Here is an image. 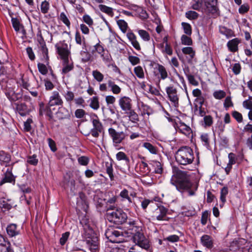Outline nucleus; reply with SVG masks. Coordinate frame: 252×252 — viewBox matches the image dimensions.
I'll use <instances>...</instances> for the list:
<instances>
[{"label":"nucleus","mask_w":252,"mask_h":252,"mask_svg":"<svg viewBox=\"0 0 252 252\" xmlns=\"http://www.w3.org/2000/svg\"><path fill=\"white\" fill-rule=\"evenodd\" d=\"M82 226V236L86 239V243L92 252H98L99 249L98 238L92 227V222L87 215L80 220Z\"/></svg>","instance_id":"f257e3e1"},{"label":"nucleus","mask_w":252,"mask_h":252,"mask_svg":"<svg viewBox=\"0 0 252 252\" xmlns=\"http://www.w3.org/2000/svg\"><path fill=\"white\" fill-rule=\"evenodd\" d=\"M171 183L179 191H188L189 196L195 195L198 187V183L190 181V177L187 172L181 170L177 172Z\"/></svg>","instance_id":"f03ea898"},{"label":"nucleus","mask_w":252,"mask_h":252,"mask_svg":"<svg viewBox=\"0 0 252 252\" xmlns=\"http://www.w3.org/2000/svg\"><path fill=\"white\" fill-rule=\"evenodd\" d=\"M194 159L193 150L188 146L180 147L175 154V159L180 165H187L192 163Z\"/></svg>","instance_id":"7ed1b4c3"},{"label":"nucleus","mask_w":252,"mask_h":252,"mask_svg":"<svg viewBox=\"0 0 252 252\" xmlns=\"http://www.w3.org/2000/svg\"><path fill=\"white\" fill-rule=\"evenodd\" d=\"M115 208L114 205L108 207L106 213L108 220L117 225L126 222L127 219L126 213L120 208L115 209Z\"/></svg>","instance_id":"20e7f679"},{"label":"nucleus","mask_w":252,"mask_h":252,"mask_svg":"<svg viewBox=\"0 0 252 252\" xmlns=\"http://www.w3.org/2000/svg\"><path fill=\"white\" fill-rule=\"evenodd\" d=\"M167 98L170 101L172 106L178 108L179 106L180 93L174 85L170 84L165 88Z\"/></svg>","instance_id":"39448f33"},{"label":"nucleus","mask_w":252,"mask_h":252,"mask_svg":"<svg viewBox=\"0 0 252 252\" xmlns=\"http://www.w3.org/2000/svg\"><path fill=\"white\" fill-rule=\"evenodd\" d=\"M40 50L42 54V58L41 59L42 61L45 64L38 63L37 67L39 72L42 75H46L48 73V69L46 65H48L49 62V59L48 56V50L46 46L45 43H40Z\"/></svg>","instance_id":"423d86ee"},{"label":"nucleus","mask_w":252,"mask_h":252,"mask_svg":"<svg viewBox=\"0 0 252 252\" xmlns=\"http://www.w3.org/2000/svg\"><path fill=\"white\" fill-rule=\"evenodd\" d=\"M93 128L91 129L90 134L95 138H98L100 133H104V128L96 114H94L91 119Z\"/></svg>","instance_id":"0eeeda50"},{"label":"nucleus","mask_w":252,"mask_h":252,"mask_svg":"<svg viewBox=\"0 0 252 252\" xmlns=\"http://www.w3.org/2000/svg\"><path fill=\"white\" fill-rule=\"evenodd\" d=\"M105 236L110 242L114 243L126 242L128 238L124 236L122 231L117 230H107Z\"/></svg>","instance_id":"6e6552de"},{"label":"nucleus","mask_w":252,"mask_h":252,"mask_svg":"<svg viewBox=\"0 0 252 252\" xmlns=\"http://www.w3.org/2000/svg\"><path fill=\"white\" fill-rule=\"evenodd\" d=\"M153 74L157 79V84L158 85L161 80H164L168 77V73L166 67L158 63L154 64Z\"/></svg>","instance_id":"1a4fd4ad"},{"label":"nucleus","mask_w":252,"mask_h":252,"mask_svg":"<svg viewBox=\"0 0 252 252\" xmlns=\"http://www.w3.org/2000/svg\"><path fill=\"white\" fill-rule=\"evenodd\" d=\"M55 48L61 60L70 58V46L69 47L65 40L57 43L55 45Z\"/></svg>","instance_id":"9d476101"},{"label":"nucleus","mask_w":252,"mask_h":252,"mask_svg":"<svg viewBox=\"0 0 252 252\" xmlns=\"http://www.w3.org/2000/svg\"><path fill=\"white\" fill-rule=\"evenodd\" d=\"M21 81L22 86L27 90L38 89L39 87L38 82L35 77L30 79L27 74H23L21 77Z\"/></svg>","instance_id":"9b49d317"},{"label":"nucleus","mask_w":252,"mask_h":252,"mask_svg":"<svg viewBox=\"0 0 252 252\" xmlns=\"http://www.w3.org/2000/svg\"><path fill=\"white\" fill-rule=\"evenodd\" d=\"M132 237L134 242L138 246L147 250L149 249V241L145 237L142 230L133 234Z\"/></svg>","instance_id":"f8f14e48"},{"label":"nucleus","mask_w":252,"mask_h":252,"mask_svg":"<svg viewBox=\"0 0 252 252\" xmlns=\"http://www.w3.org/2000/svg\"><path fill=\"white\" fill-rule=\"evenodd\" d=\"M142 223L138 220L129 219L126 223L125 227L127 229V233L134 234L142 230Z\"/></svg>","instance_id":"ddd939ff"},{"label":"nucleus","mask_w":252,"mask_h":252,"mask_svg":"<svg viewBox=\"0 0 252 252\" xmlns=\"http://www.w3.org/2000/svg\"><path fill=\"white\" fill-rule=\"evenodd\" d=\"M118 104L124 113L133 108L132 99L127 96H121L118 100Z\"/></svg>","instance_id":"4468645a"},{"label":"nucleus","mask_w":252,"mask_h":252,"mask_svg":"<svg viewBox=\"0 0 252 252\" xmlns=\"http://www.w3.org/2000/svg\"><path fill=\"white\" fill-rule=\"evenodd\" d=\"M173 126L177 132L182 133L188 137H189L192 134V130L190 127L181 120L178 122H174Z\"/></svg>","instance_id":"2eb2a0df"},{"label":"nucleus","mask_w":252,"mask_h":252,"mask_svg":"<svg viewBox=\"0 0 252 252\" xmlns=\"http://www.w3.org/2000/svg\"><path fill=\"white\" fill-rule=\"evenodd\" d=\"M14 163H12L11 168H8L5 172L3 174V177L0 181V186L6 183H10L14 185L16 183V176H14L12 173V166Z\"/></svg>","instance_id":"dca6fc26"},{"label":"nucleus","mask_w":252,"mask_h":252,"mask_svg":"<svg viewBox=\"0 0 252 252\" xmlns=\"http://www.w3.org/2000/svg\"><path fill=\"white\" fill-rule=\"evenodd\" d=\"M108 131L113 143L115 144H120L125 139L126 135L123 131L118 132L112 127L109 128Z\"/></svg>","instance_id":"f3484780"},{"label":"nucleus","mask_w":252,"mask_h":252,"mask_svg":"<svg viewBox=\"0 0 252 252\" xmlns=\"http://www.w3.org/2000/svg\"><path fill=\"white\" fill-rule=\"evenodd\" d=\"M52 105L48 104H44L43 102L39 103V115L42 116L45 114L48 117V120L51 121L53 118V112L52 111Z\"/></svg>","instance_id":"a211bd4d"},{"label":"nucleus","mask_w":252,"mask_h":252,"mask_svg":"<svg viewBox=\"0 0 252 252\" xmlns=\"http://www.w3.org/2000/svg\"><path fill=\"white\" fill-rule=\"evenodd\" d=\"M119 195L122 198V201L127 200L128 202V207H131L133 203V199L131 197H136L137 193L134 191L129 193L127 189H124L120 192Z\"/></svg>","instance_id":"6ab92c4d"},{"label":"nucleus","mask_w":252,"mask_h":252,"mask_svg":"<svg viewBox=\"0 0 252 252\" xmlns=\"http://www.w3.org/2000/svg\"><path fill=\"white\" fill-rule=\"evenodd\" d=\"M49 103V105H52V106L55 105H63V101L59 92L55 91L52 92V95L50 97Z\"/></svg>","instance_id":"aec40b11"},{"label":"nucleus","mask_w":252,"mask_h":252,"mask_svg":"<svg viewBox=\"0 0 252 252\" xmlns=\"http://www.w3.org/2000/svg\"><path fill=\"white\" fill-rule=\"evenodd\" d=\"M62 60V69L61 73L62 74L64 75L71 70L74 68V63L72 61L71 58L63 59Z\"/></svg>","instance_id":"412c9836"},{"label":"nucleus","mask_w":252,"mask_h":252,"mask_svg":"<svg viewBox=\"0 0 252 252\" xmlns=\"http://www.w3.org/2000/svg\"><path fill=\"white\" fill-rule=\"evenodd\" d=\"M214 242L213 238L209 235L204 234L200 238L201 245L204 247L210 250L214 247Z\"/></svg>","instance_id":"4be33fe9"},{"label":"nucleus","mask_w":252,"mask_h":252,"mask_svg":"<svg viewBox=\"0 0 252 252\" xmlns=\"http://www.w3.org/2000/svg\"><path fill=\"white\" fill-rule=\"evenodd\" d=\"M204 10L209 13H214L217 11L218 0H202Z\"/></svg>","instance_id":"5701e85b"},{"label":"nucleus","mask_w":252,"mask_h":252,"mask_svg":"<svg viewBox=\"0 0 252 252\" xmlns=\"http://www.w3.org/2000/svg\"><path fill=\"white\" fill-rule=\"evenodd\" d=\"M15 108L21 116H25L28 115L30 112V109L24 102L14 103Z\"/></svg>","instance_id":"b1692460"},{"label":"nucleus","mask_w":252,"mask_h":252,"mask_svg":"<svg viewBox=\"0 0 252 252\" xmlns=\"http://www.w3.org/2000/svg\"><path fill=\"white\" fill-rule=\"evenodd\" d=\"M126 37L135 50L137 51H140L141 50V46L137 39V37L131 30L128 31L126 33Z\"/></svg>","instance_id":"393cba45"},{"label":"nucleus","mask_w":252,"mask_h":252,"mask_svg":"<svg viewBox=\"0 0 252 252\" xmlns=\"http://www.w3.org/2000/svg\"><path fill=\"white\" fill-rule=\"evenodd\" d=\"M11 155L3 150L0 151V164L5 167L10 166Z\"/></svg>","instance_id":"a878e982"},{"label":"nucleus","mask_w":252,"mask_h":252,"mask_svg":"<svg viewBox=\"0 0 252 252\" xmlns=\"http://www.w3.org/2000/svg\"><path fill=\"white\" fill-rule=\"evenodd\" d=\"M56 115L59 120L69 119L71 115V112L67 108L62 106L59 108Z\"/></svg>","instance_id":"bb28decb"},{"label":"nucleus","mask_w":252,"mask_h":252,"mask_svg":"<svg viewBox=\"0 0 252 252\" xmlns=\"http://www.w3.org/2000/svg\"><path fill=\"white\" fill-rule=\"evenodd\" d=\"M158 211V213H159V215L156 217L157 220L159 221H167L169 220V218L167 217L168 212V209L167 208L161 205L158 207V208L157 209V211Z\"/></svg>","instance_id":"cd10ccee"},{"label":"nucleus","mask_w":252,"mask_h":252,"mask_svg":"<svg viewBox=\"0 0 252 252\" xmlns=\"http://www.w3.org/2000/svg\"><path fill=\"white\" fill-rule=\"evenodd\" d=\"M107 85L110 91L114 94H119L122 92V89L114 81L113 79L110 78L107 80Z\"/></svg>","instance_id":"c85d7f7f"},{"label":"nucleus","mask_w":252,"mask_h":252,"mask_svg":"<svg viewBox=\"0 0 252 252\" xmlns=\"http://www.w3.org/2000/svg\"><path fill=\"white\" fill-rule=\"evenodd\" d=\"M135 170L139 174L144 175L149 172L148 164L144 161H141L135 166Z\"/></svg>","instance_id":"c756f323"},{"label":"nucleus","mask_w":252,"mask_h":252,"mask_svg":"<svg viewBox=\"0 0 252 252\" xmlns=\"http://www.w3.org/2000/svg\"><path fill=\"white\" fill-rule=\"evenodd\" d=\"M6 232L10 237H14L19 234V231L17 229V225L15 223H10L6 227Z\"/></svg>","instance_id":"7c9ffc66"},{"label":"nucleus","mask_w":252,"mask_h":252,"mask_svg":"<svg viewBox=\"0 0 252 252\" xmlns=\"http://www.w3.org/2000/svg\"><path fill=\"white\" fill-rule=\"evenodd\" d=\"M183 53L185 55H189L188 59V63H191L192 59L195 56V51L191 47H186L182 49Z\"/></svg>","instance_id":"2f4dec72"},{"label":"nucleus","mask_w":252,"mask_h":252,"mask_svg":"<svg viewBox=\"0 0 252 252\" xmlns=\"http://www.w3.org/2000/svg\"><path fill=\"white\" fill-rule=\"evenodd\" d=\"M99 10L102 13H105L110 17H113L114 16V9L103 4H100L98 6Z\"/></svg>","instance_id":"473e14b6"},{"label":"nucleus","mask_w":252,"mask_h":252,"mask_svg":"<svg viewBox=\"0 0 252 252\" xmlns=\"http://www.w3.org/2000/svg\"><path fill=\"white\" fill-rule=\"evenodd\" d=\"M240 42V40L237 38L229 40L227 43L229 50L233 53L237 51L238 50V45Z\"/></svg>","instance_id":"72a5a7b5"},{"label":"nucleus","mask_w":252,"mask_h":252,"mask_svg":"<svg viewBox=\"0 0 252 252\" xmlns=\"http://www.w3.org/2000/svg\"><path fill=\"white\" fill-rule=\"evenodd\" d=\"M125 114L126 115V116L129 118V120L132 123H137L139 122V116L133 108Z\"/></svg>","instance_id":"f704fd0d"},{"label":"nucleus","mask_w":252,"mask_h":252,"mask_svg":"<svg viewBox=\"0 0 252 252\" xmlns=\"http://www.w3.org/2000/svg\"><path fill=\"white\" fill-rule=\"evenodd\" d=\"M116 158L118 160H125L126 167L130 168V160L126 155L123 152H119L116 154Z\"/></svg>","instance_id":"c9c22d12"},{"label":"nucleus","mask_w":252,"mask_h":252,"mask_svg":"<svg viewBox=\"0 0 252 252\" xmlns=\"http://www.w3.org/2000/svg\"><path fill=\"white\" fill-rule=\"evenodd\" d=\"M138 33L140 37L144 41H149L151 39V36L150 34L148 32L144 30L141 29H137L136 31Z\"/></svg>","instance_id":"e433bc0d"},{"label":"nucleus","mask_w":252,"mask_h":252,"mask_svg":"<svg viewBox=\"0 0 252 252\" xmlns=\"http://www.w3.org/2000/svg\"><path fill=\"white\" fill-rule=\"evenodd\" d=\"M203 4L204 3L202 0L200 1L199 0H193L191 5V8L194 10L202 11L204 9V7H203Z\"/></svg>","instance_id":"4c0bfd02"},{"label":"nucleus","mask_w":252,"mask_h":252,"mask_svg":"<svg viewBox=\"0 0 252 252\" xmlns=\"http://www.w3.org/2000/svg\"><path fill=\"white\" fill-rule=\"evenodd\" d=\"M59 19L69 29L70 28L71 23L70 20L64 12H61L59 16Z\"/></svg>","instance_id":"58836bf2"},{"label":"nucleus","mask_w":252,"mask_h":252,"mask_svg":"<svg viewBox=\"0 0 252 252\" xmlns=\"http://www.w3.org/2000/svg\"><path fill=\"white\" fill-rule=\"evenodd\" d=\"M75 40L76 43L80 45L86 46V40L84 36L82 35L80 33L77 31L75 34Z\"/></svg>","instance_id":"ea45409f"},{"label":"nucleus","mask_w":252,"mask_h":252,"mask_svg":"<svg viewBox=\"0 0 252 252\" xmlns=\"http://www.w3.org/2000/svg\"><path fill=\"white\" fill-rule=\"evenodd\" d=\"M11 23L16 32H19L21 29H23V25L20 23L19 19L17 18H12Z\"/></svg>","instance_id":"a19ab883"},{"label":"nucleus","mask_w":252,"mask_h":252,"mask_svg":"<svg viewBox=\"0 0 252 252\" xmlns=\"http://www.w3.org/2000/svg\"><path fill=\"white\" fill-rule=\"evenodd\" d=\"M106 166V172L107 174L108 175L110 180L113 181L114 180V176L113 175V169L112 164L111 163H109L107 162L105 163Z\"/></svg>","instance_id":"79ce46f5"},{"label":"nucleus","mask_w":252,"mask_h":252,"mask_svg":"<svg viewBox=\"0 0 252 252\" xmlns=\"http://www.w3.org/2000/svg\"><path fill=\"white\" fill-rule=\"evenodd\" d=\"M202 126L204 127H210L213 124V118L211 115H205L203 116Z\"/></svg>","instance_id":"37998d69"},{"label":"nucleus","mask_w":252,"mask_h":252,"mask_svg":"<svg viewBox=\"0 0 252 252\" xmlns=\"http://www.w3.org/2000/svg\"><path fill=\"white\" fill-rule=\"evenodd\" d=\"M117 24L123 33H126L128 28L127 23L124 20H118L117 21Z\"/></svg>","instance_id":"c03bdc74"},{"label":"nucleus","mask_w":252,"mask_h":252,"mask_svg":"<svg viewBox=\"0 0 252 252\" xmlns=\"http://www.w3.org/2000/svg\"><path fill=\"white\" fill-rule=\"evenodd\" d=\"M90 106L94 110H96L99 108L98 98L97 96H93L90 99Z\"/></svg>","instance_id":"a18cd8bd"},{"label":"nucleus","mask_w":252,"mask_h":252,"mask_svg":"<svg viewBox=\"0 0 252 252\" xmlns=\"http://www.w3.org/2000/svg\"><path fill=\"white\" fill-rule=\"evenodd\" d=\"M153 166L154 168V172L157 174H161L163 172L162 164L158 161H153Z\"/></svg>","instance_id":"49530a36"},{"label":"nucleus","mask_w":252,"mask_h":252,"mask_svg":"<svg viewBox=\"0 0 252 252\" xmlns=\"http://www.w3.org/2000/svg\"><path fill=\"white\" fill-rule=\"evenodd\" d=\"M200 139L203 145L206 148L210 147V138L208 133H203L200 136Z\"/></svg>","instance_id":"de8ad7c7"},{"label":"nucleus","mask_w":252,"mask_h":252,"mask_svg":"<svg viewBox=\"0 0 252 252\" xmlns=\"http://www.w3.org/2000/svg\"><path fill=\"white\" fill-rule=\"evenodd\" d=\"M202 106L203 105H199L198 106L196 104H195L194 106V112H196L197 113H196V114L200 117L205 116L206 114L205 109Z\"/></svg>","instance_id":"09e8293b"},{"label":"nucleus","mask_w":252,"mask_h":252,"mask_svg":"<svg viewBox=\"0 0 252 252\" xmlns=\"http://www.w3.org/2000/svg\"><path fill=\"white\" fill-rule=\"evenodd\" d=\"M92 75L97 82H101L104 79V75L99 71L94 70L92 71Z\"/></svg>","instance_id":"8fccbe9b"},{"label":"nucleus","mask_w":252,"mask_h":252,"mask_svg":"<svg viewBox=\"0 0 252 252\" xmlns=\"http://www.w3.org/2000/svg\"><path fill=\"white\" fill-rule=\"evenodd\" d=\"M104 47L101 42H99L94 46V49L92 51V53L94 54L97 53V54L101 53L102 51H104Z\"/></svg>","instance_id":"3c124183"},{"label":"nucleus","mask_w":252,"mask_h":252,"mask_svg":"<svg viewBox=\"0 0 252 252\" xmlns=\"http://www.w3.org/2000/svg\"><path fill=\"white\" fill-rule=\"evenodd\" d=\"M101 58L105 63H110L113 61L111 55L108 50L105 51V53H103Z\"/></svg>","instance_id":"603ef678"},{"label":"nucleus","mask_w":252,"mask_h":252,"mask_svg":"<svg viewBox=\"0 0 252 252\" xmlns=\"http://www.w3.org/2000/svg\"><path fill=\"white\" fill-rule=\"evenodd\" d=\"M228 193V189L227 187H223L220 190V200L223 204L226 202V196Z\"/></svg>","instance_id":"864d4df0"},{"label":"nucleus","mask_w":252,"mask_h":252,"mask_svg":"<svg viewBox=\"0 0 252 252\" xmlns=\"http://www.w3.org/2000/svg\"><path fill=\"white\" fill-rule=\"evenodd\" d=\"M50 8L49 2L46 0L42 1L40 5L41 12L43 14H46L48 12Z\"/></svg>","instance_id":"5fc2aeb1"},{"label":"nucleus","mask_w":252,"mask_h":252,"mask_svg":"<svg viewBox=\"0 0 252 252\" xmlns=\"http://www.w3.org/2000/svg\"><path fill=\"white\" fill-rule=\"evenodd\" d=\"M134 72L135 75L139 78H144V73L143 69L141 66H137L134 68Z\"/></svg>","instance_id":"6e6d98bb"},{"label":"nucleus","mask_w":252,"mask_h":252,"mask_svg":"<svg viewBox=\"0 0 252 252\" xmlns=\"http://www.w3.org/2000/svg\"><path fill=\"white\" fill-rule=\"evenodd\" d=\"M27 162L31 165L34 166L37 165L38 162V159L37 158V156L34 154L31 156H28L27 157Z\"/></svg>","instance_id":"4d7b16f0"},{"label":"nucleus","mask_w":252,"mask_h":252,"mask_svg":"<svg viewBox=\"0 0 252 252\" xmlns=\"http://www.w3.org/2000/svg\"><path fill=\"white\" fill-rule=\"evenodd\" d=\"M181 39L182 43L183 45L189 46L192 44V40L191 38L188 36V35H182Z\"/></svg>","instance_id":"13d9d810"},{"label":"nucleus","mask_w":252,"mask_h":252,"mask_svg":"<svg viewBox=\"0 0 252 252\" xmlns=\"http://www.w3.org/2000/svg\"><path fill=\"white\" fill-rule=\"evenodd\" d=\"M198 16V13L194 11L190 10L186 13V17L190 20H196Z\"/></svg>","instance_id":"bf43d9fd"},{"label":"nucleus","mask_w":252,"mask_h":252,"mask_svg":"<svg viewBox=\"0 0 252 252\" xmlns=\"http://www.w3.org/2000/svg\"><path fill=\"white\" fill-rule=\"evenodd\" d=\"M143 147L148 150L152 154H156L157 153V148L149 142H145Z\"/></svg>","instance_id":"052dcab7"},{"label":"nucleus","mask_w":252,"mask_h":252,"mask_svg":"<svg viewBox=\"0 0 252 252\" xmlns=\"http://www.w3.org/2000/svg\"><path fill=\"white\" fill-rule=\"evenodd\" d=\"M219 31L220 33L225 35L227 37H229L232 35V31L231 30L227 29L225 27H220Z\"/></svg>","instance_id":"680f3d73"},{"label":"nucleus","mask_w":252,"mask_h":252,"mask_svg":"<svg viewBox=\"0 0 252 252\" xmlns=\"http://www.w3.org/2000/svg\"><path fill=\"white\" fill-rule=\"evenodd\" d=\"M184 32L188 35H190L192 33V29L189 23L183 22L182 23Z\"/></svg>","instance_id":"e2e57ef3"},{"label":"nucleus","mask_w":252,"mask_h":252,"mask_svg":"<svg viewBox=\"0 0 252 252\" xmlns=\"http://www.w3.org/2000/svg\"><path fill=\"white\" fill-rule=\"evenodd\" d=\"M64 97L67 102L71 103L74 99V94L70 91H67L64 94Z\"/></svg>","instance_id":"0e129e2a"},{"label":"nucleus","mask_w":252,"mask_h":252,"mask_svg":"<svg viewBox=\"0 0 252 252\" xmlns=\"http://www.w3.org/2000/svg\"><path fill=\"white\" fill-rule=\"evenodd\" d=\"M77 160L79 164L83 166H87L89 162L90 159L87 156H82L79 157Z\"/></svg>","instance_id":"69168bd1"},{"label":"nucleus","mask_w":252,"mask_h":252,"mask_svg":"<svg viewBox=\"0 0 252 252\" xmlns=\"http://www.w3.org/2000/svg\"><path fill=\"white\" fill-rule=\"evenodd\" d=\"M0 207L4 212L10 210L12 208V205L5 200H2L0 201Z\"/></svg>","instance_id":"338daca9"},{"label":"nucleus","mask_w":252,"mask_h":252,"mask_svg":"<svg viewBox=\"0 0 252 252\" xmlns=\"http://www.w3.org/2000/svg\"><path fill=\"white\" fill-rule=\"evenodd\" d=\"M83 21L87 24L89 27H92L94 25V21L93 19L88 14H85L83 17Z\"/></svg>","instance_id":"774afa93"}]
</instances>
